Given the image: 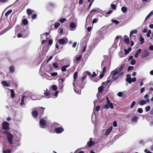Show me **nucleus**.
<instances>
[{
    "label": "nucleus",
    "mask_w": 153,
    "mask_h": 153,
    "mask_svg": "<svg viewBox=\"0 0 153 153\" xmlns=\"http://www.w3.org/2000/svg\"><path fill=\"white\" fill-rule=\"evenodd\" d=\"M111 21L113 23H115L116 25H118L119 23V22L115 19H112L111 20Z\"/></svg>",
    "instance_id": "52"
},
{
    "label": "nucleus",
    "mask_w": 153,
    "mask_h": 153,
    "mask_svg": "<svg viewBox=\"0 0 153 153\" xmlns=\"http://www.w3.org/2000/svg\"><path fill=\"white\" fill-rule=\"evenodd\" d=\"M10 149L4 150L3 151V153H10Z\"/></svg>",
    "instance_id": "47"
},
{
    "label": "nucleus",
    "mask_w": 153,
    "mask_h": 153,
    "mask_svg": "<svg viewBox=\"0 0 153 153\" xmlns=\"http://www.w3.org/2000/svg\"><path fill=\"white\" fill-rule=\"evenodd\" d=\"M106 103L104 104L103 106V108H104L108 109L110 107L111 109L114 108V106L112 103L111 102L110 100H109L108 97H106Z\"/></svg>",
    "instance_id": "5"
},
{
    "label": "nucleus",
    "mask_w": 153,
    "mask_h": 153,
    "mask_svg": "<svg viewBox=\"0 0 153 153\" xmlns=\"http://www.w3.org/2000/svg\"><path fill=\"white\" fill-rule=\"evenodd\" d=\"M35 109H37L39 111L41 114H44V110L45 108L42 107H39L37 108H35Z\"/></svg>",
    "instance_id": "16"
},
{
    "label": "nucleus",
    "mask_w": 153,
    "mask_h": 153,
    "mask_svg": "<svg viewBox=\"0 0 153 153\" xmlns=\"http://www.w3.org/2000/svg\"><path fill=\"white\" fill-rule=\"evenodd\" d=\"M120 36H117L116 37V38L115 39V41H114L115 43L117 44L118 42V40L119 39V38H120Z\"/></svg>",
    "instance_id": "45"
},
{
    "label": "nucleus",
    "mask_w": 153,
    "mask_h": 153,
    "mask_svg": "<svg viewBox=\"0 0 153 153\" xmlns=\"http://www.w3.org/2000/svg\"><path fill=\"white\" fill-rule=\"evenodd\" d=\"M103 89V87L102 86H100L98 88V92H101L102 91Z\"/></svg>",
    "instance_id": "44"
},
{
    "label": "nucleus",
    "mask_w": 153,
    "mask_h": 153,
    "mask_svg": "<svg viewBox=\"0 0 153 153\" xmlns=\"http://www.w3.org/2000/svg\"><path fill=\"white\" fill-rule=\"evenodd\" d=\"M50 120H48L47 118H45V119H42L40 120V124H46L47 123H50Z\"/></svg>",
    "instance_id": "9"
},
{
    "label": "nucleus",
    "mask_w": 153,
    "mask_h": 153,
    "mask_svg": "<svg viewBox=\"0 0 153 153\" xmlns=\"http://www.w3.org/2000/svg\"><path fill=\"white\" fill-rule=\"evenodd\" d=\"M136 102L135 101H133L131 105L130 108H133Z\"/></svg>",
    "instance_id": "49"
},
{
    "label": "nucleus",
    "mask_w": 153,
    "mask_h": 153,
    "mask_svg": "<svg viewBox=\"0 0 153 153\" xmlns=\"http://www.w3.org/2000/svg\"><path fill=\"white\" fill-rule=\"evenodd\" d=\"M57 72H53L51 74V75L53 76H57Z\"/></svg>",
    "instance_id": "57"
},
{
    "label": "nucleus",
    "mask_w": 153,
    "mask_h": 153,
    "mask_svg": "<svg viewBox=\"0 0 153 153\" xmlns=\"http://www.w3.org/2000/svg\"><path fill=\"white\" fill-rule=\"evenodd\" d=\"M78 76V72H75L74 74V80L73 82V85L74 87L75 86V84H76V86L79 87V86L84 85L86 82L82 80L81 79L79 81L76 82V79L77 78Z\"/></svg>",
    "instance_id": "3"
},
{
    "label": "nucleus",
    "mask_w": 153,
    "mask_h": 153,
    "mask_svg": "<svg viewBox=\"0 0 153 153\" xmlns=\"http://www.w3.org/2000/svg\"><path fill=\"white\" fill-rule=\"evenodd\" d=\"M33 109L32 112V114L33 117L34 118H36L38 117V112L37 111V109H35V108H34Z\"/></svg>",
    "instance_id": "13"
},
{
    "label": "nucleus",
    "mask_w": 153,
    "mask_h": 153,
    "mask_svg": "<svg viewBox=\"0 0 153 153\" xmlns=\"http://www.w3.org/2000/svg\"><path fill=\"white\" fill-rule=\"evenodd\" d=\"M29 28H26V29H24L22 30L20 33L18 34L17 37L18 38L27 37L29 35Z\"/></svg>",
    "instance_id": "4"
},
{
    "label": "nucleus",
    "mask_w": 153,
    "mask_h": 153,
    "mask_svg": "<svg viewBox=\"0 0 153 153\" xmlns=\"http://www.w3.org/2000/svg\"><path fill=\"white\" fill-rule=\"evenodd\" d=\"M87 42L88 40L85 38H84L82 40L80 44L82 48V53H84L86 51Z\"/></svg>",
    "instance_id": "6"
},
{
    "label": "nucleus",
    "mask_w": 153,
    "mask_h": 153,
    "mask_svg": "<svg viewBox=\"0 0 153 153\" xmlns=\"http://www.w3.org/2000/svg\"><path fill=\"white\" fill-rule=\"evenodd\" d=\"M93 139H94L92 138H90V141L87 143L86 146H88V147H91L94 145L95 143L94 142Z\"/></svg>",
    "instance_id": "10"
},
{
    "label": "nucleus",
    "mask_w": 153,
    "mask_h": 153,
    "mask_svg": "<svg viewBox=\"0 0 153 153\" xmlns=\"http://www.w3.org/2000/svg\"><path fill=\"white\" fill-rule=\"evenodd\" d=\"M121 10L123 13H125L127 11V9L126 7L124 6L121 8Z\"/></svg>",
    "instance_id": "30"
},
{
    "label": "nucleus",
    "mask_w": 153,
    "mask_h": 153,
    "mask_svg": "<svg viewBox=\"0 0 153 153\" xmlns=\"http://www.w3.org/2000/svg\"><path fill=\"white\" fill-rule=\"evenodd\" d=\"M10 72L11 73H13L15 70L14 67L13 66H11L9 68Z\"/></svg>",
    "instance_id": "29"
},
{
    "label": "nucleus",
    "mask_w": 153,
    "mask_h": 153,
    "mask_svg": "<svg viewBox=\"0 0 153 153\" xmlns=\"http://www.w3.org/2000/svg\"><path fill=\"white\" fill-rule=\"evenodd\" d=\"M130 37L131 39L133 40H133H134L135 38V36L134 35H130Z\"/></svg>",
    "instance_id": "59"
},
{
    "label": "nucleus",
    "mask_w": 153,
    "mask_h": 153,
    "mask_svg": "<svg viewBox=\"0 0 153 153\" xmlns=\"http://www.w3.org/2000/svg\"><path fill=\"white\" fill-rule=\"evenodd\" d=\"M84 73H85L86 75L88 74V75L90 76L91 75V73L88 71H85Z\"/></svg>",
    "instance_id": "58"
},
{
    "label": "nucleus",
    "mask_w": 153,
    "mask_h": 153,
    "mask_svg": "<svg viewBox=\"0 0 153 153\" xmlns=\"http://www.w3.org/2000/svg\"><path fill=\"white\" fill-rule=\"evenodd\" d=\"M151 109V107L149 106H148L146 107L145 110L146 111H149Z\"/></svg>",
    "instance_id": "53"
},
{
    "label": "nucleus",
    "mask_w": 153,
    "mask_h": 153,
    "mask_svg": "<svg viewBox=\"0 0 153 153\" xmlns=\"http://www.w3.org/2000/svg\"><path fill=\"white\" fill-rule=\"evenodd\" d=\"M137 33V30H131L130 32V35H133V34H136Z\"/></svg>",
    "instance_id": "41"
},
{
    "label": "nucleus",
    "mask_w": 153,
    "mask_h": 153,
    "mask_svg": "<svg viewBox=\"0 0 153 153\" xmlns=\"http://www.w3.org/2000/svg\"><path fill=\"white\" fill-rule=\"evenodd\" d=\"M140 92L141 93H142L143 92L145 91V87H143L142 88L140 89Z\"/></svg>",
    "instance_id": "64"
},
{
    "label": "nucleus",
    "mask_w": 153,
    "mask_h": 153,
    "mask_svg": "<svg viewBox=\"0 0 153 153\" xmlns=\"http://www.w3.org/2000/svg\"><path fill=\"white\" fill-rule=\"evenodd\" d=\"M117 95L119 97H121L123 95V93L121 92H119L118 93Z\"/></svg>",
    "instance_id": "63"
},
{
    "label": "nucleus",
    "mask_w": 153,
    "mask_h": 153,
    "mask_svg": "<svg viewBox=\"0 0 153 153\" xmlns=\"http://www.w3.org/2000/svg\"><path fill=\"white\" fill-rule=\"evenodd\" d=\"M87 75L85 73H84L81 79L82 80H83L84 81L85 79H86L87 77Z\"/></svg>",
    "instance_id": "37"
},
{
    "label": "nucleus",
    "mask_w": 153,
    "mask_h": 153,
    "mask_svg": "<svg viewBox=\"0 0 153 153\" xmlns=\"http://www.w3.org/2000/svg\"><path fill=\"white\" fill-rule=\"evenodd\" d=\"M58 42L59 44L62 45L66 44L68 42V39L66 37H63L59 39Z\"/></svg>",
    "instance_id": "8"
},
{
    "label": "nucleus",
    "mask_w": 153,
    "mask_h": 153,
    "mask_svg": "<svg viewBox=\"0 0 153 153\" xmlns=\"http://www.w3.org/2000/svg\"><path fill=\"white\" fill-rule=\"evenodd\" d=\"M147 101L144 100H142L139 102V103L140 105L142 106L146 104V103Z\"/></svg>",
    "instance_id": "23"
},
{
    "label": "nucleus",
    "mask_w": 153,
    "mask_h": 153,
    "mask_svg": "<svg viewBox=\"0 0 153 153\" xmlns=\"http://www.w3.org/2000/svg\"><path fill=\"white\" fill-rule=\"evenodd\" d=\"M151 31L150 30H149L147 32L146 34V36L147 37H149L150 36V34H151Z\"/></svg>",
    "instance_id": "48"
},
{
    "label": "nucleus",
    "mask_w": 153,
    "mask_h": 153,
    "mask_svg": "<svg viewBox=\"0 0 153 153\" xmlns=\"http://www.w3.org/2000/svg\"><path fill=\"white\" fill-rule=\"evenodd\" d=\"M126 80V82L130 84H131L132 82L131 79V78H127Z\"/></svg>",
    "instance_id": "43"
},
{
    "label": "nucleus",
    "mask_w": 153,
    "mask_h": 153,
    "mask_svg": "<svg viewBox=\"0 0 153 153\" xmlns=\"http://www.w3.org/2000/svg\"><path fill=\"white\" fill-rule=\"evenodd\" d=\"M140 41L141 42V44H142L144 42V39L141 35L140 36Z\"/></svg>",
    "instance_id": "32"
},
{
    "label": "nucleus",
    "mask_w": 153,
    "mask_h": 153,
    "mask_svg": "<svg viewBox=\"0 0 153 153\" xmlns=\"http://www.w3.org/2000/svg\"><path fill=\"white\" fill-rule=\"evenodd\" d=\"M59 94V92L58 91H56L55 93L53 95L55 97H57L58 96V95Z\"/></svg>",
    "instance_id": "62"
},
{
    "label": "nucleus",
    "mask_w": 153,
    "mask_h": 153,
    "mask_svg": "<svg viewBox=\"0 0 153 153\" xmlns=\"http://www.w3.org/2000/svg\"><path fill=\"white\" fill-rule=\"evenodd\" d=\"M10 92L11 93V97L12 98H13L15 96V93L13 90V89H11Z\"/></svg>",
    "instance_id": "39"
},
{
    "label": "nucleus",
    "mask_w": 153,
    "mask_h": 153,
    "mask_svg": "<svg viewBox=\"0 0 153 153\" xmlns=\"http://www.w3.org/2000/svg\"><path fill=\"white\" fill-rule=\"evenodd\" d=\"M127 37V36L126 35H125L124 36V38H125L124 41L126 44H129L130 41L129 38H126V37Z\"/></svg>",
    "instance_id": "22"
},
{
    "label": "nucleus",
    "mask_w": 153,
    "mask_h": 153,
    "mask_svg": "<svg viewBox=\"0 0 153 153\" xmlns=\"http://www.w3.org/2000/svg\"><path fill=\"white\" fill-rule=\"evenodd\" d=\"M70 65L68 64L62 66V67L61 71L63 72H65L66 71V68L69 67Z\"/></svg>",
    "instance_id": "19"
},
{
    "label": "nucleus",
    "mask_w": 153,
    "mask_h": 153,
    "mask_svg": "<svg viewBox=\"0 0 153 153\" xmlns=\"http://www.w3.org/2000/svg\"><path fill=\"white\" fill-rule=\"evenodd\" d=\"M131 50V48L130 47H129L127 49H125L124 51L125 52V54H127Z\"/></svg>",
    "instance_id": "24"
},
{
    "label": "nucleus",
    "mask_w": 153,
    "mask_h": 153,
    "mask_svg": "<svg viewBox=\"0 0 153 153\" xmlns=\"http://www.w3.org/2000/svg\"><path fill=\"white\" fill-rule=\"evenodd\" d=\"M149 55V51L146 50H145L143 51V54L142 55V57H146Z\"/></svg>",
    "instance_id": "15"
},
{
    "label": "nucleus",
    "mask_w": 153,
    "mask_h": 153,
    "mask_svg": "<svg viewBox=\"0 0 153 153\" xmlns=\"http://www.w3.org/2000/svg\"><path fill=\"white\" fill-rule=\"evenodd\" d=\"M59 64L56 62H54L53 63V66L54 68H58Z\"/></svg>",
    "instance_id": "34"
},
{
    "label": "nucleus",
    "mask_w": 153,
    "mask_h": 153,
    "mask_svg": "<svg viewBox=\"0 0 153 153\" xmlns=\"http://www.w3.org/2000/svg\"><path fill=\"white\" fill-rule=\"evenodd\" d=\"M134 69V67L132 66H129L128 67V69H127V71H130L131 70H132Z\"/></svg>",
    "instance_id": "54"
},
{
    "label": "nucleus",
    "mask_w": 153,
    "mask_h": 153,
    "mask_svg": "<svg viewBox=\"0 0 153 153\" xmlns=\"http://www.w3.org/2000/svg\"><path fill=\"white\" fill-rule=\"evenodd\" d=\"M37 16V15L36 14H34L32 15V18L33 19H34Z\"/></svg>",
    "instance_id": "60"
},
{
    "label": "nucleus",
    "mask_w": 153,
    "mask_h": 153,
    "mask_svg": "<svg viewBox=\"0 0 153 153\" xmlns=\"http://www.w3.org/2000/svg\"><path fill=\"white\" fill-rule=\"evenodd\" d=\"M6 135L9 143L10 144V145L12 146L13 148H15L16 149L17 147L20 146L21 144L19 140H17L16 141H13V136L10 133L7 132Z\"/></svg>",
    "instance_id": "2"
},
{
    "label": "nucleus",
    "mask_w": 153,
    "mask_h": 153,
    "mask_svg": "<svg viewBox=\"0 0 153 153\" xmlns=\"http://www.w3.org/2000/svg\"><path fill=\"white\" fill-rule=\"evenodd\" d=\"M136 62V60L134 59H132L131 61V64L132 65H134L135 64Z\"/></svg>",
    "instance_id": "50"
},
{
    "label": "nucleus",
    "mask_w": 153,
    "mask_h": 153,
    "mask_svg": "<svg viewBox=\"0 0 153 153\" xmlns=\"http://www.w3.org/2000/svg\"><path fill=\"white\" fill-rule=\"evenodd\" d=\"M124 65H121L119 67L111 72V75L108 78L107 84L110 85L113 81H115L118 78H123L124 75L125 71L123 69Z\"/></svg>",
    "instance_id": "1"
},
{
    "label": "nucleus",
    "mask_w": 153,
    "mask_h": 153,
    "mask_svg": "<svg viewBox=\"0 0 153 153\" xmlns=\"http://www.w3.org/2000/svg\"><path fill=\"white\" fill-rule=\"evenodd\" d=\"M1 83L3 85L6 87H9L10 86L9 83L5 81H2Z\"/></svg>",
    "instance_id": "21"
},
{
    "label": "nucleus",
    "mask_w": 153,
    "mask_h": 153,
    "mask_svg": "<svg viewBox=\"0 0 153 153\" xmlns=\"http://www.w3.org/2000/svg\"><path fill=\"white\" fill-rule=\"evenodd\" d=\"M64 131L63 128L62 127H57L55 129V132L57 134H59L62 133Z\"/></svg>",
    "instance_id": "14"
},
{
    "label": "nucleus",
    "mask_w": 153,
    "mask_h": 153,
    "mask_svg": "<svg viewBox=\"0 0 153 153\" xmlns=\"http://www.w3.org/2000/svg\"><path fill=\"white\" fill-rule=\"evenodd\" d=\"M22 22L24 25H26L28 24V22L27 19H24L22 20Z\"/></svg>",
    "instance_id": "33"
},
{
    "label": "nucleus",
    "mask_w": 153,
    "mask_h": 153,
    "mask_svg": "<svg viewBox=\"0 0 153 153\" xmlns=\"http://www.w3.org/2000/svg\"><path fill=\"white\" fill-rule=\"evenodd\" d=\"M60 24L59 22H56L54 25V27L55 28H57L59 26Z\"/></svg>",
    "instance_id": "46"
},
{
    "label": "nucleus",
    "mask_w": 153,
    "mask_h": 153,
    "mask_svg": "<svg viewBox=\"0 0 153 153\" xmlns=\"http://www.w3.org/2000/svg\"><path fill=\"white\" fill-rule=\"evenodd\" d=\"M111 7L114 10L116 9V7L115 4H112L111 5Z\"/></svg>",
    "instance_id": "61"
},
{
    "label": "nucleus",
    "mask_w": 153,
    "mask_h": 153,
    "mask_svg": "<svg viewBox=\"0 0 153 153\" xmlns=\"http://www.w3.org/2000/svg\"><path fill=\"white\" fill-rule=\"evenodd\" d=\"M101 10L98 8H94L91 11L93 15L94 14L97 13H101Z\"/></svg>",
    "instance_id": "12"
},
{
    "label": "nucleus",
    "mask_w": 153,
    "mask_h": 153,
    "mask_svg": "<svg viewBox=\"0 0 153 153\" xmlns=\"http://www.w3.org/2000/svg\"><path fill=\"white\" fill-rule=\"evenodd\" d=\"M106 59L105 60H103L102 63V65L101 66H107L108 64V63L109 62L108 61H107Z\"/></svg>",
    "instance_id": "18"
},
{
    "label": "nucleus",
    "mask_w": 153,
    "mask_h": 153,
    "mask_svg": "<svg viewBox=\"0 0 153 153\" xmlns=\"http://www.w3.org/2000/svg\"><path fill=\"white\" fill-rule=\"evenodd\" d=\"M45 92L43 93V94L47 97H48L47 98H49L51 97L50 95V92L48 91H46L45 90H44Z\"/></svg>",
    "instance_id": "20"
},
{
    "label": "nucleus",
    "mask_w": 153,
    "mask_h": 153,
    "mask_svg": "<svg viewBox=\"0 0 153 153\" xmlns=\"http://www.w3.org/2000/svg\"><path fill=\"white\" fill-rule=\"evenodd\" d=\"M66 20V19L65 18L60 19H59V22L61 23H63L65 22Z\"/></svg>",
    "instance_id": "42"
},
{
    "label": "nucleus",
    "mask_w": 153,
    "mask_h": 153,
    "mask_svg": "<svg viewBox=\"0 0 153 153\" xmlns=\"http://www.w3.org/2000/svg\"><path fill=\"white\" fill-rule=\"evenodd\" d=\"M12 10H9L6 13H5V16H8L10 14L12 13Z\"/></svg>",
    "instance_id": "35"
},
{
    "label": "nucleus",
    "mask_w": 153,
    "mask_h": 153,
    "mask_svg": "<svg viewBox=\"0 0 153 153\" xmlns=\"http://www.w3.org/2000/svg\"><path fill=\"white\" fill-rule=\"evenodd\" d=\"M33 10H32L30 9H28L27 10V13L28 15H31L33 13Z\"/></svg>",
    "instance_id": "28"
},
{
    "label": "nucleus",
    "mask_w": 153,
    "mask_h": 153,
    "mask_svg": "<svg viewBox=\"0 0 153 153\" xmlns=\"http://www.w3.org/2000/svg\"><path fill=\"white\" fill-rule=\"evenodd\" d=\"M141 51V49H139L137 51L136 53L134 55V57L135 58H137L138 55L140 54Z\"/></svg>",
    "instance_id": "25"
},
{
    "label": "nucleus",
    "mask_w": 153,
    "mask_h": 153,
    "mask_svg": "<svg viewBox=\"0 0 153 153\" xmlns=\"http://www.w3.org/2000/svg\"><path fill=\"white\" fill-rule=\"evenodd\" d=\"M82 58V56L80 55L79 56H76L75 57V61H79Z\"/></svg>",
    "instance_id": "38"
},
{
    "label": "nucleus",
    "mask_w": 153,
    "mask_h": 153,
    "mask_svg": "<svg viewBox=\"0 0 153 153\" xmlns=\"http://www.w3.org/2000/svg\"><path fill=\"white\" fill-rule=\"evenodd\" d=\"M2 128L4 129L8 130L9 129L10 127H9V125H2Z\"/></svg>",
    "instance_id": "27"
},
{
    "label": "nucleus",
    "mask_w": 153,
    "mask_h": 153,
    "mask_svg": "<svg viewBox=\"0 0 153 153\" xmlns=\"http://www.w3.org/2000/svg\"><path fill=\"white\" fill-rule=\"evenodd\" d=\"M112 126H111L108 129H107L105 134V135L106 136L108 135L112 131Z\"/></svg>",
    "instance_id": "17"
},
{
    "label": "nucleus",
    "mask_w": 153,
    "mask_h": 153,
    "mask_svg": "<svg viewBox=\"0 0 153 153\" xmlns=\"http://www.w3.org/2000/svg\"><path fill=\"white\" fill-rule=\"evenodd\" d=\"M52 88L54 91H56L57 89V87L56 85H54L52 86Z\"/></svg>",
    "instance_id": "55"
},
{
    "label": "nucleus",
    "mask_w": 153,
    "mask_h": 153,
    "mask_svg": "<svg viewBox=\"0 0 153 153\" xmlns=\"http://www.w3.org/2000/svg\"><path fill=\"white\" fill-rule=\"evenodd\" d=\"M137 111L140 113H142L143 112V110L142 108H139L138 109Z\"/></svg>",
    "instance_id": "56"
},
{
    "label": "nucleus",
    "mask_w": 153,
    "mask_h": 153,
    "mask_svg": "<svg viewBox=\"0 0 153 153\" xmlns=\"http://www.w3.org/2000/svg\"><path fill=\"white\" fill-rule=\"evenodd\" d=\"M39 126L42 128H45L48 127L47 125H39Z\"/></svg>",
    "instance_id": "51"
},
{
    "label": "nucleus",
    "mask_w": 153,
    "mask_h": 153,
    "mask_svg": "<svg viewBox=\"0 0 153 153\" xmlns=\"http://www.w3.org/2000/svg\"><path fill=\"white\" fill-rule=\"evenodd\" d=\"M149 95L148 94H146L144 96V98L146 100L147 102H149Z\"/></svg>",
    "instance_id": "36"
},
{
    "label": "nucleus",
    "mask_w": 153,
    "mask_h": 153,
    "mask_svg": "<svg viewBox=\"0 0 153 153\" xmlns=\"http://www.w3.org/2000/svg\"><path fill=\"white\" fill-rule=\"evenodd\" d=\"M102 93L101 92H98L97 94V96L98 100H99L101 97Z\"/></svg>",
    "instance_id": "40"
},
{
    "label": "nucleus",
    "mask_w": 153,
    "mask_h": 153,
    "mask_svg": "<svg viewBox=\"0 0 153 153\" xmlns=\"http://www.w3.org/2000/svg\"><path fill=\"white\" fill-rule=\"evenodd\" d=\"M153 14V11H152L146 17L145 20V21H146V20L152 14Z\"/></svg>",
    "instance_id": "31"
},
{
    "label": "nucleus",
    "mask_w": 153,
    "mask_h": 153,
    "mask_svg": "<svg viewBox=\"0 0 153 153\" xmlns=\"http://www.w3.org/2000/svg\"><path fill=\"white\" fill-rule=\"evenodd\" d=\"M25 96H22L20 104V106L24 108H25L26 107V105L25 102Z\"/></svg>",
    "instance_id": "11"
},
{
    "label": "nucleus",
    "mask_w": 153,
    "mask_h": 153,
    "mask_svg": "<svg viewBox=\"0 0 153 153\" xmlns=\"http://www.w3.org/2000/svg\"><path fill=\"white\" fill-rule=\"evenodd\" d=\"M138 120V117L136 116H135L133 117L131 120L132 122H137V121Z\"/></svg>",
    "instance_id": "26"
},
{
    "label": "nucleus",
    "mask_w": 153,
    "mask_h": 153,
    "mask_svg": "<svg viewBox=\"0 0 153 153\" xmlns=\"http://www.w3.org/2000/svg\"><path fill=\"white\" fill-rule=\"evenodd\" d=\"M77 26L76 23L72 22L69 23V29L71 31H74L76 29Z\"/></svg>",
    "instance_id": "7"
}]
</instances>
